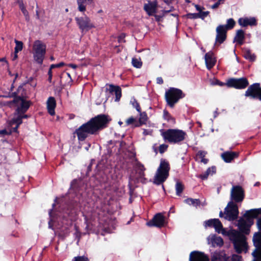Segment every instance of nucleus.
I'll list each match as a JSON object with an SVG mask.
<instances>
[{
	"instance_id": "obj_56",
	"label": "nucleus",
	"mask_w": 261,
	"mask_h": 261,
	"mask_svg": "<svg viewBox=\"0 0 261 261\" xmlns=\"http://www.w3.org/2000/svg\"><path fill=\"white\" fill-rule=\"evenodd\" d=\"M164 2L167 5H170L172 3V0H163Z\"/></svg>"
},
{
	"instance_id": "obj_57",
	"label": "nucleus",
	"mask_w": 261,
	"mask_h": 261,
	"mask_svg": "<svg viewBox=\"0 0 261 261\" xmlns=\"http://www.w3.org/2000/svg\"><path fill=\"white\" fill-rule=\"evenodd\" d=\"M6 133H7V132L6 130H2L0 131V134L4 135V134H6Z\"/></svg>"
},
{
	"instance_id": "obj_38",
	"label": "nucleus",
	"mask_w": 261,
	"mask_h": 261,
	"mask_svg": "<svg viewBox=\"0 0 261 261\" xmlns=\"http://www.w3.org/2000/svg\"><path fill=\"white\" fill-rule=\"evenodd\" d=\"M176 194L179 195L184 189L183 185L180 182H177L175 186Z\"/></svg>"
},
{
	"instance_id": "obj_24",
	"label": "nucleus",
	"mask_w": 261,
	"mask_h": 261,
	"mask_svg": "<svg viewBox=\"0 0 261 261\" xmlns=\"http://www.w3.org/2000/svg\"><path fill=\"white\" fill-rule=\"evenodd\" d=\"M56 106V103L55 98L53 97H49L47 101V108L48 112L50 115H55V108Z\"/></svg>"
},
{
	"instance_id": "obj_21",
	"label": "nucleus",
	"mask_w": 261,
	"mask_h": 261,
	"mask_svg": "<svg viewBox=\"0 0 261 261\" xmlns=\"http://www.w3.org/2000/svg\"><path fill=\"white\" fill-rule=\"evenodd\" d=\"M238 23L241 26L245 27L248 25H255L256 20L253 17H242L239 19Z\"/></svg>"
},
{
	"instance_id": "obj_23",
	"label": "nucleus",
	"mask_w": 261,
	"mask_h": 261,
	"mask_svg": "<svg viewBox=\"0 0 261 261\" xmlns=\"http://www.w3.org/2000/svg\"><path fill=\"white\" fill-rule=\"evenodd\" d=\"M110 93L114 92L115 94V101H118L121 97V89L119 86L110 85L107 89Z\"/></svg>"
},
{
	"instance_id": "obj_44",
	"label": "nucleus",
	"mask_w": 261,
	"mask_h": 261,
	"mask_svg": "<svg viewBox=\"0 0 261 261\" xmlns=\"http://www.w3.org/2000/svg\"><path fill=\"white\" fill-rule=\"evenodd\" d=\"M224 0H219L217 3L211 6L213 9L217 8L221 4H223Z\"/></svg>"
},
{
	"instance_id": "obj_17",
	"label": "nucleus",
	"mask_w": 261,
	"mask_h": 261,
	"mask_svg": "<svg viewBox=\"0 0 261 261\" xmlns=\"http://www.w3.org/2000/svg\"><path fill=\"white\" fill-rule=\"evenodd\" d=\"M216 37L215 44L217 43L221 44L226 38L227 30L224 25H219L216 28Z\"/></svg>"
},
{
	"instance_id": "obj_35",
	"label": "nucleus",
	"mask_w": 261,
	"mask_h": 261,
	"mask_svg": "<svg viewBox=\"0 0 261 261\" xmlns=\"http://www.w3.org/2000/svg\"><path fill=\"white\" fill-rule=\"evenodd\" d=\"M236 22L232 18H229L227 20V23L226 25H224L225 27V29L227 31L230 30L233 28Z\"/></svg>"
},
{
	"instance_id": "obj_47",
	"label": "nucleus",
	"mask_w": 261,
	"mask_h": 261,
	"mask_svg": "<svg viewBox=\"0 0 261 261\" xmlns=\"http://www.w3.org/2000/svg\"><path fill=\"white\" fill-rule=\"evenodd\" d=\"M216 83H211V85H218L220 86H223L225 85H226V83L225 84V83H223L222 82H221L220 81H219L218 80H216Z\"/></svg>"
},
{
	"instance_id": "obj_46",
	"label": "nucleus",
	"mask_w": 261,
	"mask_h": 261,
	"mask_svg": "<svg viewBox=\"0 0 261 261\" xmlns=\"http://www.w3.org/2000/svg\"><path fill=\"white\" fill-rule=\"evenodd\" d=\"M241 256L236 254H233L231 257V261H241Z\"/></svg>"
},
{
	"instance_id": "obj_60",
	"label": "nucleus",
	"mask_w": 261,
	"mask_h": 261,
	"mask_svg": "<svg viewBox=\"0 0 261 261\" xmlns=\"http://www.w3.org/2000/svg\"><path fill=\"white\" fill-rule=\"evenodd\" d=\"M51 69H51V67H50V69H49V70L48 71V73L49 76H50V75H52Z\"/></svg>"
},
{
	"instance_id": "obj_15",
	"label": "nucleus",
	"mask_w": 261,
	"mask_h": 261,
	"mask_svg": "<svg viewBox=\"0 0 261 261\" xmlns=\"http://www.w3.org/2000/svg\"><path fill=\"white\" fill-rule=\"evenodd\" d=\"M158 2L156 0L148 1L144 5L143 9L149 16L154 15L157 12Z\"/></svg>"
},
{
	"instance_id": "obj_50",
	"label": "nucleus",
	"mask_w": 261,
	"mask_h": 261,
	"mask_svg": "<svg viewBox=\"0 0 261 261\" xmlns=\"http://www.w3.org/2000/svg\"><path fill=\"white\" fill-rule=\"evenodd\" d=\"M155 17V19L156 21H160L161 20V19H162V18L164 16L163 15V14L162 15H155V14H154V15H153Z\"/></svg>"
},
{
	"instance_id": "obj_39",
	"label": "nucleus",
	"mask_w": 261,
	"mask_h": 261,
	"mask_svg": "<svg viewBox=\"0 0 261 261\" xmlns=\"http://www.w3.org/2000/svg\"><path fill=\"white\" fill-rule=\"evenodd\" d=\"M132 63L133 65L136 68H140L142 64L140 60L137 58H133Z\"/></svg>"
},
{
	"instance_id": "obj_12",
	"label": "nucleus",
	"mask_w": 261,
	"mask_h": 261,
	"mask_svg": "<svg viewBox=\"0 0 261 261\" xmlns=\"http://www.w3.org/2000/svg\"><path fill=\"white\" fill-rule=\"evenodd\" d=\"M245 96L261 100V88L259 84L256 83L251 85L246 91Z\"/></svg>"
},
{
	"instance_id": "obj_3",
	"label": "nucleus",
	"mask_w": 261,
	"mask_h": 261,
	"mask_svg": "<svg viewBox=\"0 0 261 261\" xmlns=\"http://www.w3.org/2000/svg\"><path fill=\"white\" fill-rule=\"evenodd\" d=\"M260 209L250 210L246 212L243 218L240 219L238 226L240 230L245 234L249 233V228L253 223V218L257 216Z\"/></svg>"
},
{
	"instance_id": "obj_64",
	"label": "nucleus",
	"mask_w": 261,
	"mask_h": 261,
	"mask_svg": "<svg viewBox=\"0 0 261 261\" xmlns=\"http://www.w3.org/2000/svg\"><path fill=\"white\" fill-rule=\"evenodd\" d=\"M223 215H224V214H223V213H222V212H220L219 216H220V217H222L223 216Z\"/></svg>"
},
{
	"instance_id": "obj_29",
	"label": "nucleus",
	"mask_w": 261,
	"mask_h": 261,
	"mask_svg": "<svg viewBox=\"0 0 261 261\" xmlns=\"http://www.w3.org/2000/svg\"><path fill=\"white\" fill-rule=\"evenodd\" d=\"M206 154V152L201 150L199 151L196 154V160L204 164H207L208 160L204 158Z\"/></svg>"
},
{
	"instance_id": "obj_20",
	"label": "nucleus",
	"mask_w": 261,
	"mask_h": 261,
	"mask_svg": "<svg viewBox=\"0 0 261 261\" xmlns=\"http://www.w3.org/2000/svg\"><path fill=\"white\" fill-rule=\"evenodd\" d=\"M228 258L224 251H216L212 256L211 261H227Z\"/></svg>"
},
{
	"instance_id": "obj_62",
	"label": "nucleus",
	"mask_w": 261,
	"mask_h": 261,
	"mask_svg": "<svg viewBox=\"0 0 261 261\" xmlns=\"http://www.w3.org/2000/svg\"><path fill=\"white\" fill-rule=\"evenodd\" d=\"M51 78H52V75H50V76H49V77H48V81L51 82Z\"/></svg>"
},
{
	"instance_id": "obj_5",
	"label": "nucleus",
	"mask_w": 261,
	"mask_h": 261,
	"mask_svg": "<svg viewBox=\"0 0 261 261\" xmlns=\"http://www.w3.org/2000/svg\"><path fill=\"white\" fill-rule=\"evenodd\" d=\"M170 166L169 163L162 160L153 178V182L158 185L163 183L169 176Z\"/></svg>"
},
{
	"instance_id": "obj_9",
	"label": "nucleus",
	"mask_w": 261,
	"mask_h": 261,
	"mask_svg": "<svg viewBox=\"0 0 261 261\" xmlns=\"http://www.w3.org/2000/svg\"><path fill=\"white\" fill-rule=\"evenodd\" d=\"M255 249L252 253L254 257L252 261H261V232H256L253 238Z\"/></svg>"
},
{
	"instance_id": "obj_33",
	"label": "nucleus",
	"mask_w": 261,
	"mask_h": 261,
	"mask_svg": "<svg viewBox=\"0 0 261 261\" xmlns=\"http://www.w3.org/2000/svg\"><path fill=\"white\" fill-rule=\"evenodd\" d=\"M185 202L189 205L197 206L200 205V201L198 199L187 198L185 200Z\"/></svg>"
},
{
	"instance_id": "obj_40",
	"label": "nucleus",
	"mask_w": 261,
	"mask_h": 261,
	"mask_svg": "<svg viewBox=\"0 0 261 261\" xmlns=\"http://www.w3.org/2000/svg\"><path fill=\"white\" fill-rule=\"evenodd\" d=\"M72 261H89L88 257L85 256H79L74 257Z\"/></svg>"
},
{
	"instance_id": "obj_25",
	"label": "nucleus",
	"mask_w": 261,
	"mask_h": 261,
	"mask_svg": "<svg viewBox=\"0 0 261 261\" xmlns=\"http://www.w3.org/2000/svg\"><path fill=\"white\" fill-rule=\"evenodd\" d=\"M209 244L213 247H221L223 245V241L220 237L213 236L210 239Z\"/></svg>"
},
{
	"instance_id": "obj_1",
	"label": "nucleus",
	"mask_w": 261,
	"mask_h": 261,
	"mask_svg": "<svg viewBox=\"0 0 261 261\" xmlns=\"http://www.w3.org/2000/svg\"><path fill=\"white\" fill-rule=\"evenodd\" d=\"M205 226L214 227L216 231L219 233L227 236L230 240L232 242L234 248L237 252L240 253L243 251L246 252L247 244L245 236L237 230L231 229L225 230L221 222L218 219H210L205 222Z\"/></svg>"
},
{
	"instance_id": "obj_22",
	"label": "nucleus",
	"mask_w": 261,
	"mask_h": 261,
	"mask_svg": "<svg viewBox=\"0 0 261 261\" xmlns=\"http://www.w3.org/2000/svg\"><path fill=\"white\" fill-rule=\"evenodd\" d=\"M94 0H77V9L81 12L86 10V6L93 4Z\"/></svg>"
},
{
	"instance_id": "obj_52",
	"label": "nucleus",
	"mask_w": 261,
	"mask_h": 261,
	"mask_svg": "<svg viewBox=\"0 0 261 261\" xmlns=\"http://www.w3.org/2000/svg\"><path fill=\"white\" fill-rule=\"evenodd\" d=\"M156 83L158 84H162L163 83V80L161 77H158L156 79Z\"/></svg>"
},
{
	"instance_id": "obj_36",
	"label": "nucleus",
	"mask_w": 261,
	"mask_h": 261,
	"mask_svg": "<svg viewBox=\"0 0 261 261\" xmlns=\"http://www.w3.org/2000/svg\"><path fill=\"white\" fill-rule=\"evenodd\" d=\"M15 43H16V46L15 47V53H17L19 51H21L23 48V43L20 41H18L17 40H14Z\"/></svg>"
},
{
	"instance_id": "obj_54",
	"label": "nucleus",
	"mask_w": 261,
	"mask_h": 261,
	"mask_svg": "<svg viewBox=\"0 0 261 261\" xmlns=\"http://www.w3.org/2000/svg\"><path fill=\"white\" fill-rule=\"evenodd\" d=\"M257 224L258 226V229L261 230V218L259 219L257 221Z\"/></svg>"
},
{
	"instance_id": "obj_4",
	"label": "nucleus",
	"mask_w": 261,
	"mask_h": 261,
	"mask_svg": "<svg viewBox=\"0 0 261 261\" xmlns=\"http://www.w3.org/2000/svg\"><path fill=\"white\" fill-rule=\"evenodd\" d=\"M13 101L15 103L17 108L12 120V123L17 124L15 128V129L16 130L22 123L21 114H24L28 110L30 103L29 101L25 100L20 97L15 98Z\"/></svg>"
},
{
	"instance_id": "obj_19",
	"label": "nucleus",
	"mask_w": 261,
	"mask_h": 261,
	"mask_svg": "<svg viewBox=\"0 0 261 261\" xmlns=\"http://www.w3.org/2000/svg\"><path fill=\"white\" fill-rule=\"evenodd\" d=\"M205 62L208 69H211L215 64L216 59L212 52H208L205 55Z\"/></svg>"
},
{
	"instance_id": "obj_59",
	"label": "nucleus",
	"mask_w": 261,
	"mask_h": 261,
	"mask_svg": "<svg viewBox=\"0 0 261 261\" xmlns=\"http://www.w3.org/2000/svg\"><path fill=\"white\" fill-rule=\"evenodd\" d=\"M124 36L123 35H121V36H120V37H119V41L120 42L122 41H123V40H122V39H123V38H124Z\"/></svg>"
},
{
	"instance_id": "obj_43",
	"label": "nucleus",
	"mask_w": 261,
	"mask_h": 261,
	"mask_svg": "<svg viewBox=\"0 0 261 261\" xmlns=\"http://www.w3.org/2000/svg\"><path fill=\"white\" fill-rule=\"evenodd\" d=\"M198 13H189L187 14V17L190 19H196L199 18Z\"/></svg>"
},
{
	"instance_id": "obj_2",
	"label": "nucleus",
	"mask_w": 261,
	"mask_h": 261,
	"mask_svg": "<svg viewBox=\"0 0 261 261\" xmlns=\"http://www.w3.org/2000/svg\"><path fill=\"white\" fill-rule=\"evenodd\" d=\"M110 119L108 116L99 115L83 124L76 130L78 139L84 140L89 134H93L97 130L105 127Z\"/></svg>"
},
{
	"instance_id": "obj_55",
	"label": "nucleus",
	"mask_w": 261,
	"mask_h": 261,
	"mask_svg": "<svg viewBox=\"0 0 261 261\" xmlns=\"http://www.w3.org/2000/svg\"><path fill=\"white\" fill-rule=\"evenodd\" d=\"M68 66L69 67H70L73 68V69H75L77 67V65L75 64H69L68 65Z\"/></svg>"
},
{
	"instance_id": "obj_7",
	"label": "nucleus",
	"mask_w": 261,
	"mask_h": 261,
	"mask_svg": "<svg viewBox=\"0 0 261 261\" xmlns=\"http://www.w3.org/2000/svg\"><path fill=\"white\" fill-rule=\"evenodd\" d=\"M32 53L34 60L41 64L46 53V45L40 40H36L33 45Z\"/></svg>"
},
{
	"instance_id": "obj_41",
	"label": "nucleus",
	"mask_w": 261,
	"mask_h": 261,
	"mask_svg": "<svg viewBox=\"0 0 261 261\" xmlns=\"http://www.w3.org/2000/svg\"><path fill=\"white\" fill-rule=\"evenodd\" d=\"M20 8L23 14L26 17V19H28L29 18V13L28 11L25 9L23 4L20 5Z\"/></svg>"
},
{
	"instance_id": "obj_28",
	"label": "nucleus",
	"mask_w": 261,
	"mask_h": 261,
	"mask_svg": "<svg viewBox=\"0 0 261 261\" xmlns=\"http://www.w3.org/2000/svg\"><path fill=\"white\" fill-rule=\"evenodd\" d=\"M135 169L139 177L140 178H143L145 176L144 171L145 170V168L144 166L140 163H137L136 164Z\"/></svg>"
},
{
	"instance_id": "obj_8",
	"label": "nucleus",
	"mask_w": 261,
	"mask_h": 261,
	"mask_svg": "<svg viewBox=\"0 0 261 261\" xmlns=\"http://www.w3.org/2000/svg\"><path fill=\"white\" fill-rule=\"evenodd\" d=\"M185 95L182 91L179 89L170 88L165 93V98L168 104L171 107H173L179 99L184 97Z\"/></svg>"
},
{
	"instance_id": "obj_27",
	"label": "nucleus",
	"mask_w": 261,
	"mask_h": 261,
	"mask_svg": "<svg viewBox=\"0 0 261 261\" xmlns=\"http://www.w3.org/2000/svg\"><path fill=\"white\" fill-rule=\"evenodd\" d=\"M238 156V154L234 152H225L221 154L222 159L225 162H230L234 158Z\"/></svg>"
},
{
	"instance_id": "obj_31",
	"label": "nucleus",
	"mask_w": 261,
	"mask_h": 261,
	"mask_svg": "<svg viewBox=\"0 0 261 261\" xmlns=\"http://www.w3.org/2000/svg\"><path fill=\"white\" fill-rule=\"evenodd\" d=\"M216 172V168L215 167L208 168L206 171L202 174L200 175V177L202 179H205L207 178L209 175L213 174Z\"/></svg>"
},
{
	"instance_id": "obj_63",
	"label": "nucleus",
	"mask_w": 261,
	"mask_h": 261,
	"mask_svg": "<svg viewBox=\"0 0 261 261\" xmlns=\"http://www.w3.org/2000/svg\"><path fill=\"white\" fill-rule=\"evenodd\" d=\"M216 80V79L211 80H210V82H211V83H216V81H215Z\"/></svg>"
},
{
	"instance_id": "obj_58",
	"label": "nucleus",
	"mask_w": 261,
	"mask_h": 261,
	"mask_svg": "<svg viewBox=\"0 0 261 261\" xmlns=\"http://www.w3.org/2000/svg\"><path fill=\"white\" fill-rule=\"evenodd\" d=\"M21 117L22 118H27L28 117V116L27 115H24V114H21Z\"/></svg>"
},
{
	"instance_id": "obj_42",
	"label": "nucleus",
	"mask_w": 261,
	"mask_h": 261,
	"mask_svg": "<svg viewBox=\"0 0 261 261\" xmlns=\"http://www.w3.org/2000/svg\"><path fill=\"white\" fill-rule=\"evenodd\" d=\"M209 14L208 11L205 12H200L198 13L199 18H200L202 19H204L205 17H206Z\"/></svg>"
},
{
	"instance_id": "obj_26",
	"label": "nucleus",
	"mask_w": 261,
	"mask_h": 261,
	"mask_svg": "<svg viewBox=\"0 0 261 261\" xmlns=\"http://www.w3.org/2000/svg\"><path fill=\"white\" fill-rule=\"evenodd\" d=\"M244 32L242 30H239L236 32L233 41L237 42L239 45H242L244 43Z\"/></svg>"
},
{
	"instance_id": "obj_14",
	"label": "nucleus",
	"mask_w": 261,
	"mask_h": 261,
	"mask_svg": "<svg viewBox=\"0 0 261 261\" xmlns=\"http://www.w3.org/2000/svg\"><path fill=\"white\" fill-rule=\"evenodd\" d=\"M230 197L231 200L236 202L242 201L244 198V191L242 188L240 186L232 187L230 193Z\"/></svg>"
},
{
	"instance_id": "obj_49",
	"label": "nucleus",
	"mask_w": 261,
	"mask_h": 261,
	"mask_svg": "<svg viewBox=\"0 0 261 261\" xmlns=\"http://www.w3.org/2000/svg\"><path fill=\"white\" fill-rule=\"evenodd\" d=\"M64 65V63L63 62H61V63H60L59 64H52L50 66V67H51V69H53V68H55V67H62Z\"/></svg>"
},
{
	"instance_id": "obj_10",
	"label": "nucleus",
	"mask_w": 261,
	"mask_h": 261,
	"mask_svg": "<svg viewBox=\"0 0 261 261\" xmlns=\"http://www.w3.org/2000/svg\"><path fill=\"white\" fill-rule=\"evenodd\" d=\"M238 214L239 211L237 204L232 201H230L225 209V219L229 221L235 220L238 218Z\"/></svg>"
},
{
	"instance_id": "obj_48",
	"label": "nucleus",
	"mask_w": 261,
	"mask_h": 261,
	"mask_svg": "<svg viewBox=\"0 0 261 261\" xmlns=\"http://www.w3.org/2000/svg\"><path fill=\"white\" fill-rule=\"evenodd\" d=\"M152 133V130L151 129H144L143 132V134L144 136L151 135Z\"/></svg>"
},
{
	"instance_id": "obj_51",
	"label": "nucleus",
	"mask_w": 261,
	"mask_h": 261,
	"mask_svg": "<svg viewBox=\"0 0 261 261\" xmlns=\"http://www.w3.org/2000/svg\"><path fill=\"white\" fill-rule=\"evenodd\" d=\"M173 10H174V8L172 6H171V7H170V8L169 10H162V13L163 14V15H164L165 14H166L167 13H169L170 12L172 11Z\"/></svg>"
},
{
	"instance_id": "obj_18",
	"label": "nucleus",
	"mask_w": 261,
	"mask_h": 261,
	"mask_svg": "<svg viewBox=\"0 0 261 261\" xmlns=\"http://www.w3.org/2000/svg\"><path fill=\"white\" fill-rule=\"evenodd\" d=\"M190 261H208V257L203 253L199 251H192L190 254Z\"/></svg>"
},
{
	"instance_id": "obj_6",
	"label": "nucleus",
	"mask_w": 261,
	"mask_h": 261,
	"mask_svg": "<svg viewBox=\"0 0 261 261\" xmlns=\"http://www.w3.org/2000/svg\"><path fill=\"white\" fill-rule=\"evenodd\" d=\"M186 133L179 129H168L162 133L164 140L170 143H178L185 139Z\"/></svg>"
},
{
	"instance_id": "obj_16",
	"label": "nucleus",
	"mask_w": 261,
	"mask_h": 261,
	"mask_svg": "<svg viewBox=\"0 0 261 261\" xmlns=\"http://www.w3.org/2000/svg\"><path fill=\"white\" fill-rule=\"evenodd\" d=\"M165 223V217L161 213L156 214L152 220L147 223L148 226H156L161 227L163 226Z\"/></svg>"
},
{
	"instance_id": "obj_45",
	"label": "nucleus",
	"mask_w": 261,
	"mask_h": 261,
	"mask_svg": "<svg viewBox=\"0 0 261 261\" xmlns=\"http://www.w3.org/2000/svg\"><path fill=\"white\" fill-rule=\"evenodd\" d=\"M168 146L165 144H162L159 147L160 152L163 153L167 149Z\"/></svg>"
},
{
	"instance_id": "obj_34",
	"label": "nucleus",
	"mask_w": 261,
	"mask_h": 261,
	"mask_svg": "<svg viewBox=\"0 0 261 261\" xmlns=\"http://www.w3.org/2000/svg\"><path fill=\"white\" fill-rule=\"evenodd\" d=\"M244 57L247 60L250 61H254L255 58V56L252 54L251 51L248 49H246L244 52Z\"/></svg>"
},
{
	"instance_id": "obj_37",
	"label": "nucleus",
	"mask_w": 261,
	"mask_h": 261,
	"mask_svg": "<svg viewBox=\"0 0 261 261\" xmlns=\"http://www.w3.org/2000/svg\"><path fill=\"white\" fill-rule=\"evenodd\" d=\"M130 103L133 106V107L136 109V110L138 112H140L141 111V108L140 107V105L139 103L137 102V101L135 98H132L130 100Z\"/></svg>"
},
{
	"instance_id": "obj_11",
	"label": "nucleus",
	"mask_w": 261,
	"mask_h": 261,
	"mask_svg": "<svg viewBox=\"0 0 261 261\" xmlns=\"http://www.w3.org/2000/svg\"><path fill=\"white\" fill-rule=\"evenodd\" d=\"M75 19L80 29L82 32H87L94 27L90 18L87 16L77 17H75Z\"/></svg>"
},
{
	"instance_id": "obj_53",
	"label": "nucleus",
	"mask_w": 261,
	"mask_h": 261,
	"mask_svg": "<svg viewBox=\"0 0 261 261\" xmlns=\"http://www.w3.org/2000/svg\"><path fill=\"white\" fill-rule=\"evenodd\" d=\"M194 6L198 11H199V12H201L202 8L200 6H199L198 5H194ZM203 9L204 8H203L202 9Z\"/></svg>"
},
{
	"instance_id": "obj_13",
	"label": "nucleus",
	"mask_w": 261,
	"mask_h": 261,
	"mask_svg": "<svg viewBox=\"0 0 261 261\" xmlns=\"http://www.w3.org/2000/svg\"><path fill=\"white\" fill-rule=\"evenodd\" d=\"M249 83L246 78L231 79L228 80L226 85L229 87H234L237 89H244Z\"/></svg>"
},
{
	"instance_id": "obj_32",
	"label": "nucleus",
	"mask_w": 261,
	"mask_h": 261,
	"mask_svg": "<svg viewBox=\"0 0 261 261\" xmlns=\"http://www.w3.org/2000/svg\"><path fill=\"white\" fill-rule=\"evenodd\" d=\"M125 124L126 126H132V127H139L140 126H136V125H138V122L137 119L133 117H130L125 121Z\"/></svg>"
},
{
	"instance_id": "obj_30",
	"label": "nucleus",
	"mask_w": 261,
	"mask_h": 261,
	"mask_svg": "<svg viewBox=\"0 0 261 261\" xmlns=\"http://www.w3.org/2000/svg\"><path fill=\"white\" fill-rule=\"evenodd\" d=\"M139 113H140V117H139V121H138V125L137 124V125H136V126H141L143 124H144L146 123V122L147 120L148 117H147V114L145 112H141L140 111V112H139Z\"/></svg>"
},
{
	"instance_id": "obj_61",
	"label": "nucleus",
	"mask_w": 261,
	"mask_h": 261,
	"mask_svg": "<svg viewBox=\"0 0 261 261\" xmlns=\"http://www.w3.org/2000/svg\"><path fill=\"white\" fill-rule=\"evenodd\" d=\"M17 53H15V54H14V57L13 58V60H15L17 58Z\"/></svg>"
}]
</instances>
